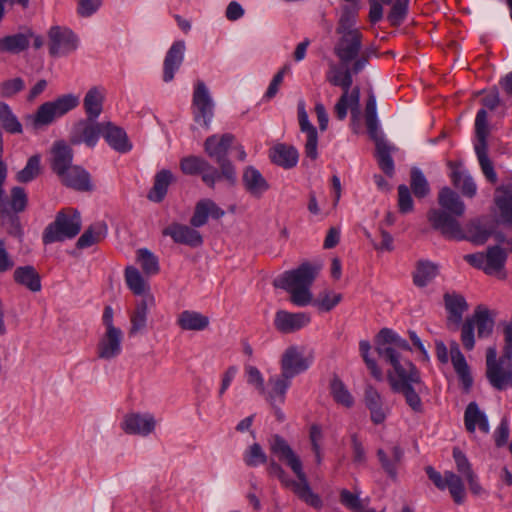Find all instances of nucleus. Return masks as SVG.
Returning a JSON list of instances; mask_svg holds the SVG:
<instances>
[{
	"label": "nucleus",
	"instance_id": "obj_29",
	"mask_svg": "<svg viewBox=\"0 0 512 512\" xmlns=\"http://www.w3.org/2000/svg\"><path fill=\"white\" fill-rule=\"evenodd\" d=\"M464 424L469 433H474L476 427L485 434L490 431V426L486 414L480 410L476 402H470L464 412Z\"/></svg>",
	"mask_w": 512,
	"mask_h": 512
},
{
	"label": "nucleus",
	"instance_id": "obj_40",
	"mask_svg": "<svg viewBox=\"0 0 512 512\" xmlns=\"http://www.w3.org/2000/svg\"><path fill=\"white\" fill-rule=\"evenodd\" d=\"M174 180V176L169 170L159 171L154 180V185L148 193V199L159 203L167 194V190L171 182Z\"/></svg>",
	"mask_w": 512,
	"mask_h": 512
},
{
	"label": "nucleus",
	"instance_id": "obj_62",
	"mask_svg": "<svg viewBox=\"0 0 512 512\" xmlns=\"http://www.w3.org/2000/svg\"><path fill=\"white\" fill-rule=\"evenodd\" d=\"M398 206L399 211L403 214L413 210V199L409 188L402 184L398 187Z\"/></svg>",
	"mask_w": 512,
	"mask_h": 512
},
{
	"label": "nucleus",
	"instance_id": "obj_26",
	"mask_svg": "<svg viewBox=\"0 0 512 512\" xmlns=\"http://www.w3.org/2000/svg\"><path fill=\"white\" fill-rule=\"evenodd\" d=\"M101 135L109 146L119 153H127L132 149L126 132L111 122L103 123Z\"/></svg>",
	"mask_w": 512,
	"mask_h": 512
},
{
	"label": "nucleus",
	"instance_id": "obj_3",
	"mask_svg": "<svg viewBox=\"0 0 512 512\" xmlns=\"http://www.w3.org/2000/svg\"><path fill=\"white\" fill-rule=\"evenodd\" d=\"M318 273V268L309 263H303L298 268L286 271L274 281V286L291 294V302L299 307L312 303L310 287Z\"/></svg>",
	"mask_w": 512,
	"mask_h": 512
},
{
	"label": "nucleus",
	"instance_id": "obj_36",
	"mask_svg": "<svg viewBox=\"0 0 512 512\" xmlns=\"http://www.w3.org/2000/svg\"><path fill=\"white\" fill-rule=\"evenodd\" d=\"M209 318L200 312L185 310L177 319L178 326L183 330L202 331L209 325Z\"/></svg>",
	"mask_w": 512,
	"mask_h": 512
},
{
	"label": "nucleus",
	"instance_id": "obj_38",
	"mask_svg": "<svg viewBox=\"0 0 512 512\" xmlns=\"http://www.w3.org/2000/svg\"><path fill=\"white\" fill-rule=\"evenodd\" d=\"M395 150V147L391 146L384 139H376V157L380 169L388 176L394 175V161L391 153Z\"/></svg>",
	"mask_w": 512,
	"mask_h": 512
},
{
	"label": "nucleus",
	"instance_id": "obj_51",
	"mask_svg": "<svg viewBox=\"0 0 512 512\" xmlns=\"http://www.w3.org/2000/svg\"><path fill=\"white\" fill-rule=\"evenodd\" d=\"M331 394L334 400L347 408L354 404V398L345 386V384L337 377L333 378L330 384Z\"/></svg>",
	"mask_w": 512,
	"mask_h": 512
},
{
	"label": "nucleus",
	"instance_id": "obj_12",
	"mask_svg": "<svg viewBox=\"0 0 512 512\" xmlns=\"http://www.w3.org/2000/svg\"><path fill=\"white\" fill-rule=\"evenodd\" d=\"M180 168L186 175L200 174L202 181L210 188H214L220 180V172L207 160L198 156H188L181 160Z\"/></svg>",
	"mask_w": 512,
	"mask_h": 512
},
{
	"label": "nucleus",
	"instance_id": "obj_35",
	"mask_svg": "<svg viewBox=\"0 0 512 512\" xmlns=\"http://www.w3.org/2000/svg\"><path fill=\"white\" fill-rule=\"evenodd\" d=\"M495 203L503 223L512 224V183L497 187Z\"/></svg>",
	"mask_w": 512,
	"mask_h": 512
},
{
	"label": "nucleus",
	"instance_id": "obj_34",
	"mask_svg": "<svg viewBox=\"0 0 512 512\" xmlns=\"http://www.w3.org/2000/svg\"><path fill=\"white\" fill-rule=\"evenodd\" d=\"M14 281L31 292H39L42 288L41 278L31 265L17 267L13 274Z\"/></svg>",
	"mask_w": 512,
	"mask_h": 512
},
{
	"label": "nucleus",
	"instance_id": "obj_23",
	"mask_svg": "<svg viewBox=\"0 0 512 512\" xmlns=\"http://www.w3.org/2000/svg\"><path fill=\"white\" fill-rule=\"evenodd\" d=\"M376 455L384 472L395 480L404 456L403 449L399 445H392L387 449L379 448Z\"/></svg>",
	"mask_w": 512,
	"mask_h": 512
},
{
	"label": "nucleus",
	"instance_id": "obj_47",
	"mask_svg": "<svg viewBox=\"0 0 512 512\" xmlns=\"http://www.w3.org/2000/svg\"><path fill=\"white\" fill-rule=\"evenodd\" d=\"M437 266L429 261H419L413 274V282L418 287H425L437 275Z\"/></svg>",
	"mask_w": 512,
	"mask_h": 512
},
{
	"label": "nucleus",
	"instance_id": "obj_6",
	"mask_svg": "<svg viewBox=\"0 0 512 512\" xmlns=\"http://www.w3.org/2000/svg\"><path fill=\"white\" fill-rule=\"evenodd\" d=\"M81 215L79 211L72 208L60 210L55 220L44 230V244L62 242L74 238L81 230Z\"/></svg>",
	"mask_w": 512,
	"mask_h": 512
},
{
	"label": "nucleus",
	"instance_id": "obj_60",
	"mask_svg": "<svg viewBox=\"0 0 512 512\" xmlns=\"http://www.w3.org/2000/svg\"><path fill=\"white\" fill-rule=\"evenodd\" d=\"M24 87L23 79L17 77L0 83V93L2 97L9 98L22 91Z\"/></svg>",
	"mask_w": 512,
	"mask_h": 512
},
{
	"label": "nucleus",
	"instance_id": "obj_4",
	"mask_svg": "<svg viewBox=\"0 0 512 512\" xmlns=\"http://www.w3.org/2000/svg\"><path fill=\"white\" fill-rule=\"evenodd\" d=\"M369 55L363 54L360 58L356 59L351 65L342 66L344 68L343 75H341V82L338 87L343 90V93L334 107V112L339 120H344L347 116L348 109L358 110L360 103V88L358 86L351 89L353 83V75L360 73L368 64Z\"/></svg>",
	"mask_w": 512,
	"mask_h": 512
},
{
	"label": "nucleus",
	"instance_id": "obj_44",
	"mask_svg": "<svg viewBox=\"0 0 512 512\" xmlns=\"http://www.w3.org/2000/svg\"><path fill=\"white\" fill-rule=\"evenodd\" d=\"M359 11V5H344L341 10V15L338 21L337 33L340 35H346L349 32L359 31L355 28L356 16Z\"/></svg>",
	"mask_w": 512,
	"mask_h": 512
},
{
	"label": "nucleus",
	"instance_id": "obj_11",
	"mask_svg": "<svg viewBox=\"0 0 512 512\" xmlns=\"http://www.w3.org/2000/svg\"><path fill=\"white\" fill-rule=\"evenodd\" d=\"M102 126L103 123L94 119H81L73 124L69 133V141L73 145L85 144L93 148L101 136Z\"/></svg>",
	"mask_w": 512,
	"mask_h": 512
},
{
	"label": "nucleus",
	"instance_id": "obj_59",
	"mask_svg": "<svg viewBox=\"0 0 512 512\" xmlns=\"http://www.w3.org/2000/svg\"><path fill=\"white\" fill-rule=\"evenodd\" d=\"M487 111L485 109H480L475 118V132L477 137L476 144H487V136H488V120H487Z\"/></svg>",
	"mask_w": 512,
	"mask_h": 512
},
{
	"label": "nucleus",
	"instance_id": "obj_53",
	"mask_svg": "<svg viewBox=\"0 0 512 512\" xmlns=\"http://www.w3.org/2000/svg\"><path fill=\"white\" fill-rule=\"evenodd\" d=\"M244 463L249 467H257L268 462V457L258 443L250 445L243 454Z\"/></svg>",
	"mask_w": 512,
	"mask_h": 512
},
{
	"label": "nucleus",
	"instance_id": "obj_20",
	"mask_svg": "<svg viewBox=\"0 0 512 512\" xmlns=\"http://www.w3.org/2000/svg\"><path fill=\"white\" fill-rule=\"evenodd\" d=\"M310 322V316L304 312L291 313L285 310H279L275 314L274 326L284 334L296 332Z\"/></svg>",
	"mask_w": 512,
	"mask_h": 512
},
{
	"label": "nucleus",
	"instance_id": "obj_9",
	"mask_svg": "<svg viewBox=\"0 0 512 512\" xmlns=\"http://www.w3.org/2000/svg\"><path fill=\"white\" fill-rule=\"evenodd\" d=\"M215 103L206 84L197 80L192 96V114L196 123L209 129L214 117Z\"/></svg>",
	"mask_w": 512,
	"mask_h": 512
},
{
	"label": "nucleus",
	"instance_id": "obj_49",
	"mask_svg": "<svg viewBox=\"0 0 512 512\" xmlns=\"http://www.w3.org/2000/svg\"><path fill=\"white\" fill-rule=\"evenodd\" d=\"M475 152L486 179L493 184L496 183L498 178L487 154V144H475Z\"/></svg>",
	"mask_w": 512,
	"mask_h": 512
},
{
	"label": "nucleus",
	"instance_id": "obj_16",
	"mask_svg": "<svg viewBox=\"0 0 512 512\" xmlns=\"http://www.w3.org/2000/svg\"><path fill=\"white\" fill-rule=\"evenodd\" d=\"M312 359L305 357L303 352L297 346L288 347L281 358V373L286 378L305 372L311 365Z\"/></svg>",
	"mask_w": 512,
	"mask_h": 512
},
{
	"label": "nucleus",
	"instance_id": "obj_58",
	"mask_svg": "<svg viewBox=\"0 0 512 512\" xmlns=\"http://www.w3.org/2000/svg\"><path fill=\"white\" fill-rule=\"evenodd\" d=\"M409 0H395L387 16L392 26H400L408 13Z\"/></svg>",
	"mask_w": 512,
	"mask_h": 512
},
{
	"label": "nucleus",
	"instance_id": "obj_27",
	"mask_svg": "<svg viewBox=\"0 0 512 512\" xmlns=\"http://www.w3.org/2000/svg\"><path fill=\"white\" fill-rule=\"evenodd\" d=\"M245 190L255 198H261L270 185L261 172L253 166L245 168L242 176Z\"/></svg>",
	"mask_w": 512,
	"mask_h": 512
},
{
	"label": "nucleus",
	"instance_id": "obj_30",
	"mask_svg": "<svg viewBox=\"0 0 512 512\" xmlns=\"http://www.w3.org/2000/svg\"><path fill=\"white\" fill-rule=\"evenodd\" d=\"M72 160L73 150L64 141H58L53 145L51 167L57 176L73 166Z\"/></svg>",
	"mask_w": 512,
	"mask_h": 512
},
{
	"label": "nucleus",
	"instance_id": "obj_64",
	"mask_svg": "<svg viewBox=\"0 0 512 512\" xmlns=\"http://www.w3.org/2000/svg\"><path fill=\"white\" fill-rule=\"evenodd\" d=\"M340 501L347 508L355 512H363L364 507L358 495L353 494L349 490H342L340 493Z\"/></svg>",
	"mask_w": 512,
	"mask_h": 512
},
{
	"label": "nucleus",
	"instance_id": "obj_15",
	"mask_svg": "<svg viewBox=\"0 0 512 512\" xmlns=\"http://www.w3.org/2000/svg\"><path fill=\"white\" fill-rule=\"evenodd\" d=\"M363 402L374 424L379 425L385 422L390 414V407L382 394L370 383L365 384Z\"/></svg>",
	"mask_w": 512,
	"mask_h": 512
},
{
	"label": "nucleus",
	"instance_id": "obj_37",
	"mask_svg": "<svg viewBox=\"0 0 512 512\" xmlns=\"http://www.w3.org/2000/svg\"><path fill=\"white\" fill-rule=\"evenodd\" d=\"M445 308L449 313L448 321L459 325L462 321L464 312L468 309L465 298L459 294L444 295Z\"/></svg>",
	"mask_w": 512,
	"mask_h": 512
},
{
	"label": "nucleus",
	"instance_id": "obj_50",
	"mask_svg": "<svg viewBox=\"0 0 512 512\" xmlns=\"http://www.w3.org/2000/svg\"><path fill=\"white\" fill-rule=\"evenodd\" d=\"M0 122L7 132L12 134L22 133V124L13 114L9 105L4 102H0Z\"/></svg>",
	"mask_w": 512,
	"mask_h": 512
},
{
	"label": "nucleus",
	"instance_id": "obj_2",
	"mask_svg": "<svg viewBox=\"0 0 512 512\" xmlns=\"http://www.w3.org/2000/svg\"><path fill=\"white\" fill-rule=\"evenodd\" d=\"M438 203L442 210L433 209L428 213L432 227L446 238L463 239V231L456 219L465 212V204L460 196L449 187H444L439 192Z\"/></svg>",
	"mask_w": 512,
	"mask_h": 512
},
{
	"label": "nucleus",
	"instance_id": "obj_46",
	"mask_svg": "<svg viewBox=\"0 0 512 512\" xmlns=\"http://www.w3.org/2000/svg\"><path fill=\"white\" fill-rule=\"evenodd\" d=\"M451 180L453 185L460 189L464 196L473 197L476 194V184L466 171L455 168L452 171Z\"/></svg>",
	"mask_w": 512,
	"mask_h": 512
},
{
	"label": "nucleus",
	"instance_id": "obj_1",
	"mask_svg": "<svg viewBox=\"0 0 512 512\" xmlns=\"http://www.w3.org/2000/svg\"><path fill=\"white\" fill-rule=\"evenodd\" d=\"M378 354L394 369V374L389 372L387 375L391 389L403 394L413 411L421 412L423 405L419 394L425 389V385L417 368L410 361L400 363L399 356L393 348L379 347Z\"/></svg>",
	"mask_w": 512,
	"mask_h": 512
},
{
	"label": "nucleus",
	"instance_id": "obj_21",
	"mask_svg": "<svg viewBox=\"0 0 512 512\" xmlns=\"http://www.w3.org/2000/svg\"><path fill=\"white\" fill-rule=\"evenodd\" d=\"M164 236H170L175 243L184 244L190 247H198L202 245L203 238L201 234L194 229L180 223H172L163 229Z\"/></svg>",
	"mask_w": 512,
	"mask_h": 512
},
{
	"label": "nucleus",
	"instance_id": "obj_56",
	"mask_svg": "<svg viewBox=\"0 0 512 512\" xmlns=\"http://www.w3.org/2000/svg\"><path fill=\"white\" fill-rule=\"evenodd\" d=\"M411 189L418 198L427 196L430 192L429 184L422 171L418 168L411 170Z\"/></svg>",
	"mask_w": 512,
	"mask_h": 512
},
{
	"label": "nucleus",
	"instance_id": "obj_24",
	"mask_svg": "<svg viewBox=\"0 0 512 512\" xmlns=\"http://www.w3.org/2000/svg\"><path fill=\"white\" fill-rule=\"evenodd\" d=\"M60 181L67 187L77 191H90L92 184L90 174L80 166L73 165L66 169L63 174H59Z\"/></svg>",
	"mask_w": 512,
	"mask_h": 512
},
{
	"label": "nucleus",
	"instance_id": "obj_63",
	"mask_svg": "<svg viewBox=\"0 0 512 512\" xmlns=\"http://www.w3.org/2000/svg\"><path fill=\"white\" fill-rule=\"evenodd\" d=\"M342 299L339 293L326 292L320 299H317L313 304L320 310L328 312L332 310Z\"/></svg>",
	"mask_w": 512,
	"mask_h": 512
},
{
	"label": "nucleus",
	"instance_id": "obj_45",
	"mask_svg": "<svg viewBox=\"0 0 512 512\" xmlns=\"http://www.w3.org/2000/svg\"><path fill=\"white\" fill-rule=\"evenodd\" d=\"M470 320H473L474 327L476 326L477 328L478 337L486 338L490 336L493 331L494 320L491 318L487 308L478 306Z\"/></svg>",
	"mask_w": 512,
	"mask_h": 512
},
{
	"label": "nucleus",
	"instance_id": "obj_31",
	"mask_svg": "<svg viewBox=\"0 0 512 512\" xmlns=\"http://www.w3.org/2000/svg\"><path fill=\"white\" fill-rule=\"evenodd\" d=\"M271 161L285 169L293 168L297 165L299 154L298 151L290 145L277 144L270 149Z\"/></svg>",
	"mask_w": 512,
	"mask_h": 512
},
{
	"label": "nucleus",
	"instance_id": "obj_33",
	"mask_svg": "<svg viewBox=\"0 0 512 512\" xmlns=\"http://www.w3.org/2000/svg\"><path fill=\"white\" fill-rule=\"evenodd\" d=\"M507 259V253L503 248L496 245L489 247L486 254V265L484 272L488 275H498L501 278L505 277L503 272L505 262Z\"/></svg>",
	"mask_w": 512,
	"mask_h": 512
},
{
	"label": "nucleus",
	"instance_id": "obj_61",
	"mask_svg": "<svg viewBox=\"0 0 512 512\" xmlns=\"http://www.w3.org/2000/svg\"><path fill=\"white\" fill-rule=\"evenodd\" d=\"M27 194L22 187H13L11 190V201L10 206L11 209L18 213L22 212L27 205Z\"/></svg>",
	"mask_w": 512,
	"mask_h": 512
},
{
	"label": "nucleus",
	"instance_id": "obj_57",
	"mask_svg": "<svg viewBox=\"0 0 512 512\" xmlns=\"http://www.w3.org/2000/svg\"><path fill=\"white\" fill-rule=\"evenodd\" d=\"M447 486L449 492L457 504H461L465 499V488L461 478L451 471H447Z\"/></svg>",
	"mask_w": 512,
	"mask_h": 512
},
{
	"label": "nucleus",
	"instance_id": "obj_25",
	"mask_svg": "<svg viewBox=\"0 0 512 512\" xmlns=\"http://www.w3.org/2000/svg\"><path fill=\"white\" fill-rule=\"evenodd\" d=\"M225 214L215 202L210 199H202L197 202L193 216L190 219V224L194 228H199L205 225L209 216L214 219H219Z\"/></svg>",
	"mask_w": 512,
	"mask_h": 512
},
{
	"label": "nucleus",
	"instance_id": "obj_55",
	"mask_svg": "<svg viewBox=\"0 0 512 512\" xmlns=\"http://www.w3.org/2000/svg\"><path fill=\"white\" fill-rule=\"evenodd\" d=\"M125 280L129 289L136 295H142L145 292L146 284L141 273L135 267H127L125 270Z\"/></svg>",
	"mask_w": 512,
	"mask_h": 512
},
{
	"label": "nucleus",
	"instance_id": "obj_19",
	"mask_svg": "<svg viewBox=\"0 0 512 512\" xmlns=\"http://www.w3.org/2000/svg\"><path fill=\"white\" fill-rule=\"evenodd\" d=\"M122 340L121 329L106 330L97 344V356L105 360L116 358L122 352Z\"/></svg>",
	"mask_w": 512,
	"mask_h": 512
},
{
	"label": "nucleus",
	"instance_id": "obj_17",
	"mask_svg": "<svg viewBox=\"0 0 512 512\" xmlns=\"http://www.w3.org/2000/svg\"><path fill=\"white\" fill-rule=\"evenodd\" d=\"M156 427V420L150 413H129L123 417L122 430L130 435L148 436Z\"/></svg>",
	"mask_w": 512,
	"mask_h": 512
},
{
	"label": "nucleus",
	"instance_id": "obj_13",
	"mask_svg": "<svg viewBox=\"0 0 512 512\" xmlns=\"http://www.w3.org/2000/svg\"><path fill=\"white\" fill-rule=\"evenodd\" d=\"M269 449L280 461H284L297 478H304V471L300 458L295 454L288 442L280 435L274 434L269 440Z\"/></svg>",
	"mask_w": 512,
	"mask_h": 512
},
{
	"label": "nucleus",
	"instance_id": "obj_28",
	"mask_svg": "<svg viewBox=\"0 0 512 512\" xmlns=\"http://www.w3.org/2000/svg\"><path fill=\"white\" fill-rule=\"evenodd\" d=\"M32 37L33 32L30 29L6 35L0 38V53L19 54L28 49Z\"/></svg>",
	"mask_w": 512,
	"mask_h": 512
},
{
	"label": "nucleus",
	"instance_id": "obj_10",
	"mask_svg": "<svg viewBox=\"0 0 512 512\" xmlns=\"http://www.w3.org/2000/svg\"><path fill=\"white\" fill-rule=\"evenodd\" d=\"M362 49V34L360 31L349 32L346 35H341L337 44L334 47V52L338 57L342 66L351 65L361 55L369 53L361 51Z\"/></svg>",
	"mask_w": 512,
	"mask_h": 512
},
{
	"label": "nucleus",
	"instance_id": "obj_41",
	"mask_svg": "<svg viewBox=\"0 0 512 512\" xmlns=\"http://www.w3.org/2000/svg\"><path fill=\"white\" fill-rule=\"evenodd\" d=\"M290 378H286L281 373L280 375L270 377L268 380V385L270 387L267 393V399L272 403H284L285 395L288 388L291 385Z\"/></svg>",
	"mask_w": 512,
	"mask_h": 512
},
{
	"label": "nucleus",
	"instance_id": "obj_18",
	"mask_svg": "<svg viewBox=\"0 0 512 512\" xmlns=\"http://www.w3.org/2000/svg\"><path fill=\"white\" fill-rule=\"evenodd\" d=\"M297 108L300 129L302 132L306 133L305 155L311 160H316L318 157L317 129L309 121L308 114L305 109V102L303 100L298 102Z\"/></svg>",
	"mask_w": 512,
	"mask_h": 512
},
{
	"label": "nucleus",
	"instance_id": "obj_54",
	"mask_svg": "<svg viewBox=\"0 0 512 512\" xmlns=\"http://www.w3.org/2000/svg\"><path fill=\"white\" fill-rule=\"evenodd\" d=\"M40 173V156H31L25 167L16 175V180L20 183H28L35 179Z\"/></svg>",
	"mask_w": 512,
	"mask_h": 512
},
{
	"label": "nucleus",
	"instance_id": "obj_52",
	"mask_svg": "<svg viewBox=\"0 0 512 512\" xmlns=\"http://www.w3.org/2000/svg\"><path fill=\"white\" fill-rule=\"evenodd\" d=\"M137 260L146 275H155L159 272L158 258L148 249H139L137 251Z\"/></svg>",
	"mask_w": 512,
	"mask_h": 512
},
{
	"label": "nucleus",
	"instance_id": "obj_14",
	"mask_svg": "<svg viewBox=\"0 0 512 512\" xmlns=\"http://www.w3.org/2000/svg\"><path fill=\"white\" fill-rule=\"evenodd\" d=\"M48 36L49 52L52 56L67 55L77 48V37L68 28L53 26L50 28Z\"/></svg>",
	"mask_w": 512,
	"mask_h": 512
},
{
	"label": "nucleus",
	"instance_id": "obj_5",
	"mask_svg": "<svg viewBox=\"0 0 512 512\" xmlns=\"http://www.w3.org/2000/svg\"><path fill=\"white\" fill-rule=\"evenodd\" d=\"M233 142L234 136L230 133L211 135L204 142V151L219 165L220 180H226L229 185H234L237 180L235 167L228 159Z\"/></svg>",
	"mask_w": 512,
	"mask_h": 512
},
{
	"label": "nucleus",
	"instance_id": "obj_48",
	"mask_svg": "<svg viewBox=\"0 0 512 512\" xmlns=\"http://www.w3.org/2000/svg\"><path fill=\"white\" fill-rule=\"evenodd\" d=\"M148 316V303L147 300H140L130 316L131 327L129 330L130 335H135L144 330L147 324Z\"/></svg>",
	"mask_w": 512,
	"mask_h": 512
},
{
	"label": "nucleus",
	"instance_id": "obj_42",
	"mask_svg": "<svg viewBox=\"0 0 512 512\" xmlns=\"http://www.w3.org/2000/svg\"><path fill=\"white\" fill-rule=\"evenodd\" d=\"M104 96L99 88L93 87L86 93L83 106L87 118L96 120L102 112Z\"/></svg>",
	"mask_w": 512,
	"mask_h": 512
},
{
	"label": "nucleus",
	"instance_id": "obj_8",
	"mask_svg": "<svg viewBox=\"0 0 512 512\" xmlns=\"http://www.w3.org/2000/svg\"><path fill=\"white\" fill-rule=\"evenodd\" d=\"M79 103V97L71 93L59 96L53 101L45 102L38 107L34 115V124L35 126L49 125L55 119L76 108Z\"/></svg>",
	"mask_w": 512,
	"mask_h": 512
},
{
	"label": "nucleus",
	"instance_id": "obj_22",
	"mask_svg": "<svg viewBox=\"0 0 512 512\" xmlns=\"http://www.w3.org/2000/svg\"><path fill=\"white\" fill-rule=\"evenodd\" d=\"M186 50L185 42L175 41L166 53L163 62V81L168 83L174 79L175 73L181 67Z\"/></svg>",
	"mask_w": 512,
	"mask_h": 512
},
{
	"label": "nucleus",
	"instance_id": "obj_43",
	"mask_svg": "<svg viewBox=\"0 0 512 512\" xmlns=\"http://www.w3.org/2000/svg\"><path fill=\"white\" fill-rule=\"evenodd\" d=\"M297 481H292L291 485L293 487V491L298 495L300 499H302L305 503L310 505L313 508L320 509L323 505V502L319 495L315 494L308 482L306 475L304 474V478H298Z\"/></svg>",
	"mask_w": 512,
	"mask_h": 512
},
{
	"label": "nucleus",
	"instance_id": "obj_39",
	"mask_svg": "<svg viewBox=\"0 0 512 512\" xmlns=\"http://www.w3.org/2000/svg\"><path fill=\"white\" fill-rule=\"evenodd\" d=\"M107 235V225L104 222H96L88 227L77 240L79 249L88 248L101 240Z\"/></svg>",
	"mask_w": 512,
	"mask_h": 512
},
{
	"label": "nucleus",
	"instance_id": "obj_7",
	"mask_svg": "<svg viewBox=\"0 0 512 512\" xmlns=\"http://www.w3.org/2000/svg\"><path fill=\"white\" fill-rule=\"evenodd\" d=\"M486 378L496 390L502 391L512 385L511 359L497 358V349L490 346L486 350Z\"/></svg>",
	"mask_w": 512,
	"mask_h": 512
},
{
	"label": "nucleus",
	"instance_id": "obj_32",
	"mask_svg": "<svg viewBox=\"0 0 512 512\" xmlns=\"http://www.w3.org/2000/svg\"><path fill=\"white\" fill-rule=\"evenodd\" d=\"M450 355L453 367L460 378V381L465 388L469 390L472 386L473 379L470 375L469 367L464 355L461 353L459 345L456 342L450 345Z\"/></svg>",
	"mask_w": 512,
	"mask_h": 512
}]
</instances>
